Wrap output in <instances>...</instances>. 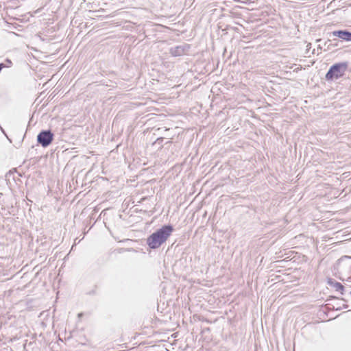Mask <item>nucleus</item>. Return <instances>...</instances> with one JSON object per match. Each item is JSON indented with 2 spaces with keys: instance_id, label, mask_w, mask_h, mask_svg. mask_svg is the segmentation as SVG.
<instances>
[{
  "instance_id": "obj_1",
  "label": "nucleus",
  "mask_w": 351,
  "mask_h": 351,
  "mask_svg": "<svg viewBox=\"0 0 351 351\" xmlns=\"http://www.w3.org/2000/svg\"><path fill=\"white\" fill-rule=\"evenodd\" d=\"M173 231L172 226H163L147 237V245L153 250L158 248L168 239Z\"/></svg>"
},
{
  "instance_id": "obj_2",
  "label": "nucleus",
  "mask_w": 351,
  "mask_h": 351,
  "mask_svg": "<svg viewBox=\"0 0 351 351\" xmlns=\"http://www.w3.org/2000/svg\"><path fill=\"white\" fill-rule=\"evenodd\" d=\"M348 62H339L332 65L327 73L326 74V79L327 80H332L334 79H339L344 75L348 69Z\"/></svg>"
},
{
  "instance_id": "obj_3",
  "label": "nucleus",
  "mask_w": 351,
  "mask_h": 351,
  "mask_svg": "<svg viewBox=\"0 0 351 351\" xmlns=\"http://www.w3.org/2000/svg\"><path fill=\"white\" fill-rule=\"evenodd\" d=\"M53 140V134L51 130H42L37 135V142L43 147H48Z\"/></svg>"
},
{
  "instance_id": "obj_4",
  "label": "nucleus",
  "mask_w": 351,
  "mask_h": 351,
  "mask_svg": "<svg viewBox=\"0 0 351 351\" xmlns=\"http://www.w3.org/2000/svg\"><path fill=\"white\" fill-rule=\"evenodd\" d=\"M332 34L343 40L351 41V32L348 30L334 31Z\"/></svg>"
},
{
  "instance_id": "obj_5",
  "label": "nucleus",
  "mask_w": 351,
  "mask_h": 351,
  "mask_svg": "<svg viewBox=\"0 0 351 351\" xmlns=\"http://www.w3.org/2000/svg\"><path fill=\"white\" fill-rule=\"evenodd\" d=\"M328 283L330 286L335 288L337 291H339L341 294L343 293L344 287L340 282L329 279Z\"/></svg>"
},
{
  "instance_id": "obj_6",
  "label": "nucleus",
  "mask_w": 351,
  "mask_h": 351,
  "mask_svg": "<svg viewBox=\"0 0 351 351\" xmlns=\"http://www.w3.org/2000/svg\"><path fill=\"white\" fill-rule=\"evenodd\" d=\"M170 53L173 56H180L184 53V47L182 46H176L175 47H172L170 49Z\"/></svg>"
},
{
  "instance_id": "obj_7",
  "label": "nucleus",
  "mask_w": 351,
  "mask_h": 351,
  "mask_svg": "<svg viewBox=\"0 0 351 351\" xmlns=\"http://www.w3.org/2000/svg\"><path fill=\"white\" fill-rule=\"evenodd\" d=\"M163 141H164V138H162V137L158 138L155 141V142L153 143V145L158 146L159 148H161L163 146L162 145Z\"/></svg>"
},
{
  "instance_id": "obj_8",
  "label": "nucleus",
  "mask_w": 351,
  "mask_h": 351,
  "mask_svg": "<svg viewBox=\"0 0 351 351\" xmlns=\"http://www.w3.org/2000/svg\"><path fill=\"white\" fill-rule=\"evenodd\" d=\"M7 61L10 63H11V61L10 60H7Z\"/></svg>"
}]
</instances>
